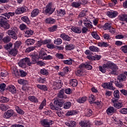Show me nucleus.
<instances>
[{"label": "nucleus", "instance_id": "obj_30", "mask_svg": "<svg viewBox=\"0 0 127 127\" xmlns=\"http://www.w3.org/2000/svg\"><path fill=\"white\" fill-rule=\"evenodd\" d=\"M34 42H35V40H34V39H28L26 41L25 43L26 45L29 46V45H33L34 44Z\"/></svg>", "mask_w": 127, "mask_h": 127}, {"label": "nucleus", "instance_id": "obj_40", "mask_svg": "<svg viewBox=\"0 0 127 127\" xmlns=\"http://www.w3.org/2000/svg\"><path fill=\"white\" fill-rule=\"evenodd\" d=\"M46 106V99H44L43 101L41 102L39 107V110H41Z\"/></svg>", "mask_w": 127, "mask_h": 127}, {"label": "nucleus", "instance_id": "obj_35", "mask_svg": "<svg viewBox=\"0 0 127 127\" xmlns=\"http://www.w3.org/2000/svg\"><path fill=\"white\" fill-rule=\"evenodd\" d=\"M112 27V24L110 23H106L103 26L104 30H109Z\"/></svg>", "mask_w": 127, "mask_h": 127}, {"label": "nucleus", "instance_id": "obj_45", "mask_svg": "<svg viewBox=\"0 0 127 127\" xmlns=\"http://www.w3.org/2000/svg\"><path fill=\"white\" fill-rule=\"evenodd\" d=\"M24 60L25 61V64H26H26L27 65H28V66H31L32 64H31L30 59H29V58H25L24 59Z\"/></svg>", "mask_w": 127, "mask_h": 127}, {"label": "nucleus", "instance_id": "obj_24", "mask_svg": "<svg viewBox=\"0 0 127 127\" xmlns=\"http://www.w3.org/2000/svg\"><path fill=\"white\" fill-rule=\"evenodd\" d=\"M88 98L86 96H84L82 97H79L77 100L76 102L77 103H79V104H83V103H85L86 101H87Z\"/></svg>", "mask_w": 127, "mask_h": 127}, {"label": "nucleus", "instance_id": "obj_38", "mask_svg": "<svg viewBox=\"0 0 127 127\" xmlns=\"http://www.w3.org/2000/svg\"><path fill=\"white\" fill-rule=\"evenodd\" d=\"M21 20H22V21H24V22H25L26 23H27V24H29V23H30V21L29 20V18H28V17L26 16H24L22 17L21 18Z\"/></svg>", "mask_w": 127, "mask_h": 127}, {"label": "nucleus", "instance_id": "obj_34", "mask_svg": "<svg viewBox=\"0 0 127 127\" xmlns=\"http://www.w3.org/2000/svg\"><path fill=\"white\" fill-rule=\"evenodd\" d=\"M70 86L76 87L78 85V81L76 79H70L69 81Z\"/></svg>", "mask_w": 127, "mask_h": 127}, {"label": "nucleus", "instance_id": "obj_39", "mask_svg": "<svg viewBox=\"0 0 127 127\" xmlns=\"http://www.w3.org/2000/svg\"><path fill=\"white\" fill-rule=\"evenodd\" d=\"M65 14H66L65 10L60 9L59 11H58L57 15L58 16H64Z\"/></svg>", "mask_w": 127, "mask_h": 127}, {"label": "nucleus", "instance_id": "obj_32", "mask_svg": "<svg viewBox=\"0 0 127 127\" xmlns=\"http://www.w3.org/2000/svg\"><path fill=\"white\" fill-rule=\"evenodd\" d=\"M89 49L92 52H99V51H100V49L95 46H91L89 47Z\"/></svg>", "mask_w": 127, "mask_h": 127}, {"label": "nucleus", "instance_id": "obj_43", "mask_svg": "<svg viewBox=\"0 0 127 127\" xmlns=\"http://www.w3.org/2000/svg\"><path fill=\"white\" fill-rule=\"evenodd\" d=\"M37 82H38V83H40L41 84H44V83L46 82V78H42L41 77H40L37 79Z\"/></svg>", "mask_w": 127, "mask_h": 127}, {"label": "nucleus", "instance_id": "obj_26", "mask_svg": "<svg viewBox=\"0 0 127 127\" xmlns=\"http://www.w3.org/2000/svg\"><path fill=\"white\" fill-rule=\"evenodd\" d=\"M127 16V14H121L118 16V19L121 21H126Z\"/></svg>", "mask_w": 127, "mask_h": 127}, {"label": "nucleus", "instance_id": "obj_54", "mask_svg": "<svg viewBox=\"0 0 127 127\" xmlns=\"http://www.w3.org/2000/svg\"><path fill=\"white\" fill-rule=\"evenodd\" d=\"M95 100H96V98H95V96H94L93 95H91L89 96V102L91 103V104H93V103L95 102Z\"/></svg>", "mask_w": 127, "mask_h": 127}, {"label": "nucleus", "instance_id": "obj_28", "mask_svg": "<svg viewBox=\"0 0 127 127\" xmlns=\"http://www.w3.org/2000/svg\"><path fill=\"white\" fill-rule=\"evenodd\" d=\"M17 49L15 48H13V49H12L9 52V54L10 55H11L12 56H16V55H17Z\"/></svg>", "mask_w": 127, "mask_h": 127}, {"label": "nucleus", "instance_id": "obj_56", "mask_svg": "<svg viewBox=\"0 0 127 127\" xmlns=\"http://www.w3.org/2000/svg\"><path fill=\"white\" fill-rule=\"evenodd\" d=\"M54 43L57 45H60V44H62V39L58 38L56 40L54 41Z\"/></svg>", "mask_w": 127, "mask_h": 127}, {"label": "nucleus", "instance_id": "obj_7", "mask_svg": "<svg viewBox=\"0 0 127 127\" xmlns=\"http://www.w3.org/2000/svg\"><path fill=\"white\" fill-rule=\"evenodd\" d=\"M54 104L59 107H62L63 104H64V100L63 99H59L58 98H55L54 99Z\"/></svg>", "mask_w": 127, "mask_h": 127}, {"label": "nucleus", "instance_id": "obj_42", "mask_svg": "<svg viewBox=\"0 0 127 127\" xmlns=\"http://www.w3.org/2000/svg\"><path fill=\"white\" fill-rule=\"evenodd\" d=\"M15 110L18 114H19L20 115H24V111L23 110H21L20 108L18 106L15 107Z\"/></svg>", "mask_w": 127, "mask_h": 127}, {"label": "nucleus", "instance_id": "obj_36", "mask_svg": "<svg viewBox=\"0 0 127 127\" xmlns=\"http://www.w3.org/2000/svg\"><path fill=\"white\" fill-rule=\"evenodd\" d=\"M47 56V54L45 52L43 51H41L39 54V58H41V59H44V60L45 59V58Z\"/></svg>", "mask_w": 127, "mask_h": 127}, {"label": "nucleus", "instance_id": "obj_19", "mask_svg": "<svg viewBox=\"0 0 127 127\" xmlns=\"http://www.w3.org/2000/svg\"><path fill=\"white\" fill-rule=\"evenodd\" d=\"M28 99L32 103H34L35 104H37V103H38V99L34 96H29L28 97Z\"/></svg>", "mask_w": 127, "mask_h": 127}, {"label": "nucleus", "instance_id": "obj_57", "mask_svg": "<svg viewBox=\"0 0 127 127\" xmlns=\"http://www.w3.org/2000/svg\"><path fill=\"white\" fill-rule=\"evenodd\" d=\"M21 44V42L19 41H16L14 44V48H16V49H17L19 48V46H20Z\"/></svg>", "mask_w": 127, "mask_h": 127}, {"label": "nucleus", "instance_id": "obj_13", "mask_svg": "<svg viewBox=\"0 0 127 127\" xmlns=\"http://www.w3.org/2000/svg\"><path fill=\"white\" fill-rule=\"evenodd\" d=\"M7 90L11 93V94H16V88L13 85H10L7 86Z\"/></svg>", "mask_w": 127, "mask_h": 127}, {"label": "nucleus", "instance_id": "obj_21", "mask_svg": "<svg viewBox=\"0 0 127 127\" xmlns=\"http://www.w3.org/2000/svg\"><path fill=\"white\" fill-rule=\"evenodd\" d=\"M45 21L46 23H48L49 24H53V23H55L56 21L55 19H53V18L50 17L46 19Z\"/></svg>", "mask_w": 127, "mask_h": 127}, {"label": "nucleus", "instance_id": "obj_53", "mask_svg": "<svg viewBox=\"0 0 127 127\" xmlns=\"http://www.w3.org/2000/svg\"><path fill=\"white\" fill-rule=\"evenodd\" d=\"M79 125L80 127H89V124L86 123L85 121H81L79 122Z\"/></svg>", "mask_w": 127, "mask_h": 127}, {"label": "nucleus", "instance_id": "obj_58", "mask_svg": "<svg viewBox=\"0 0 127 127\" xmlns=\"http://www.w3.org/2000/svg\"><path fill=\"white\" fill-rule=\"evenodd\" d=\"M40 72L41 74L42 75H46V76H47L49 74L48 71L45 69H41Z\"/></svg>", "mask_w": 127, "mask_h": 127}, {"label": "nucleus", "instance_id": "obj_37", "mask_svg": "<svg viewBox=\"0 0 127 127\" xmlns=\"http://www.w3.org/2000/svg\"><path fill=\"white\" fill-rule=\"evenodd\" d=\"M19 67H21L22 68H25L26 67V65L25 64V62L24 61V59L21 60L18 63Z\"/></svg>", "mask_w": 127, "mask_h": 127}, {"label": "nucleus", "instance_id": "obj_14", "mask_svg": "<svg viewBox=\"0 0 127 127\" xmlns=\"http://www.w3.org/2000/svg\"><path fill=\"white\" fill-rule=\"evenodd\" d=\"M5 10H7V9H6V7H5V12H2V14H1V15H3L4 16H5V17H6V18H7L8 19L10 18V16H14V14H15V13L14 12H8V13H5L6 11Z\"/></svg>", "mask_w": 127, "mask_h": 127}, {"label": "nucleus", "instance_id": "obj_48", "mask_svg": "<svg viewBox=\"0 0 127 127\" xmlns=\"http://www.w3.org/2000/svg\"><path fill=\"white\" fill-rule=\"evenodd\" d=\"M55 56L57 58H58V59H60L61 60L64 59V54L61 53H57L56 54Z\"/></svg>", "mask_w": 127, "mask_h": 127}, {"label": "nucleus", "instance_id": "obj_20", "mask_svg": "<svg viewBox=\"0 0 127 127\" xmlns=\"http://www.w3.org/2000/svg\"><path fill=\"white\" fill-rule=\"evenodd\" d=\"M60 37L62 38L63 40H65V41H70L71 40V38L70 36L66 35L65 34H62Z\"/></svg>", "mask_w": 127, "mask_h": 127}, {"label": "nucleus", "instance_id": "obj_55", "mask_svg": "<svg viewBox=\"0 0 127 127\" xmlns=\"http://www.w3.org/2000/svg\"><path fill=\"white\" fill-rule=\"evenodd\" d=\"M107 89H109L110 90H113V91L115 90V88L113 86V83L108 82L107 83Z\"/></svg>", "mask_w": 127, "mask_h": 127}, {"label": "nucleus", "instance_id": "obj_23", "mask_svg": "<svg viewBox=\"0 0 127 127\" xmlns=\"http://www.w3.org/2000/svg\"><path fill=\"white\" fill-rule=\"evenodd\" d=\"M37 88H38V89H40V90L44 91L45 92L46 91H48V88L45 85L37 84Z\"/></svg>", "mask_w": 127, "mask_h": 127}, {"label": "nucleus", "instance_id": "obj_31", "mask_svg": "<svg viewBox=\"0 0 127 127\" xmlns=\"http://www.w3.org/2000/svg\"><path fill=\"white\" fill-rule=\"evenodd\" d=\"M8 108H9V106H8V105H7L3 104H1L0 105V109L3 112H5V111L8 110Z\"/></svg>", "mask_w": 127, "mask_h": 127}, {"label": "nucleus", "instance_id": "obj_3", "mask_svg": "<svg viewBox=\"0 0 127 127\" xmlns=\"http://www.w3.org/2000/svg\"><path fill=\"white\" fill-rule=\"evenodd\" d=\"M6 33L13 39H15V40L17 39V35H16V30H15V28L13 27H11L7 31Z\"/></svg>", "mask_w": 127, "mask_h": 127}, {"label": "nucleus", "instance_id": "obj_10", "mask_svg": "<svg viewBox=\"0 0 127 127\" xmlns=\"http://www.w3.org/2000/svg\"><path fill=\"white\" fill-rule=\"evenodd\" d=\"M13 110H9L4 113L3 118L5 119H9L14 114Z\"/></svg>", "mask_w": 127, "mask_h": 127}, {"label": "nucleus", "instance_id": "obj_18", "mask_svg": "<svg viewBox=\"0 0 127 127\" xmlns=\"http://www.w3.org/2000/svg\"><path fill=\"white\" fill-rule=\"evenodd\" d=\"M33 32L32 30L26 29L24 34L25 37H30L31 35H33Z\"/></svg>", "mask_w": 127, "mask_h": 127}, {"label": "nucleus", "instance_id": "obj_60", "mask_svg": "<svg viewBox=\"0 0 127 127\" xmlns=\"http://www.w3.org/2000/svg\"><path fill=\"white\" fill-rule=\"evenodd\" d=\"M114 96L116 99H119L120 98V91L119 90H115L114 92Z\"/></svg>", "mask_w": 127, "mask_h": 127}, {"label": "nucleus", "instance_id": "obj_1", "mask_svg": "<svg viewBox=\"0 0 127 127\" xmlns=\"http://www.w3.org/2000/svg\"><path fill=\"white\" fill-rule=\"evenodd\" d=\"M106 68L107 69H111V74H113L114 75H117L118 70H119V67L117 66V64L110 62H108L106 64H103L102 66H99L100 71L102 73L106 72Z\"/></svg>", "mask_w": 127, "mask_h": 127}, {"label": "nucleus", "instance_id": "obj_59", "mask_svg": "<svg viewBox=\"0 0 127 127\" xmlns=\"http://www.w3.org/2000/svg\"><path fill=\"white\" fill-rule=\"evenodd\" d=\"M119 113L122 115L127 114V108H122L119 111Z\"/></svg>", "mask_w": 127, "mask_h": 127}, {"label": "nucleus", "instance_id": "obj_6", "mask_svg": "<svg viewBox=\"0 0 127 127\" xmlns=\"http://www.w3.org/2000/svg\"><path fill=\"white\" fill-rule=\"evenodd\" d=\"M28 9V8H27V7L23 5L16 9L15 13L16 14H21V13H23V12H26Z\"/></svg>", "mask_w": 127, "mask_h": 127}, {"label": "nucleus", "instance_id": "obj_5", "mask_svg": "<svg viewBox=\"0 0 127 127\" xmlns=\"http://www.w3.org/2000/svg\"><path fill=\"white\" fill-rule=\"evenodd\" d=\"M41 123L45 127H50V126L53 125V122L52 120L48 119H44L41 121Z\"/></svg>", "mask_w": 127, "mask_h": 127}, {"label": "nucleus", "instance_id": "obj_2", "mask_svg": "<svg viewBox=\"0 0 127 127\" xmlns=\"http://www.w3.org/2000/svg\"><path fill=\"white\" fill-rule=\"evenodd\" d=\"M55 8L53 7L52 3H49L45 7L44 12L46 14H52L54 12Z\"/></svg>", "mask_w": 127, "mask_h": 127}, {"label": "nucleus", "instance_id": "obj_22", "mask_svg": "<svg viewBox=\"0 0 127 127\" xmlns=\"http://www.w3.org/2000/svg\"><path fill=\"white\" fill-rule=\"evenodd\" d=\"M71 29L72 31H73V32H74L75 33L79 34L82 32V30H81L80 28L78 27L73 26L71 27Z\"/></svg>", "mask_w": 127, "mask_h": 127}, {"label": "nucleus", "instance_id": "obj_8", "mask_svg": "<svg viewBox=\"0 0 127 127\" xmlns=\"http://www.w3.org/2000/svg\"><path fill=\"white\" fill-rule=\"evenodd\" d=\"M0 26L4 28V29H9L10 28V25L6 21H3L2 20H0Z\"/></svg>", "mask_w": 127, "mask_h": 127}, {"label": "nucleus", "instance_id": "obj_27", "mask_svg": "<svg viewBox=\"0 0 127 127\" xmlns=\"http://www.w3.org/2000/svg\"><path fill=\"white\" fill-rule=\"evenodd\" d=\"M66 126L69 127H76V122L71 121L69 122H66L65 123Z\"/></svg>", "mask_w": 127, "mask_h": 127}, {"label": "nucleus", "instance_id": "obj_17", "mask_svg": "<svg viewBox=\"0 0 127 127\" xmlns=\"http://www.w3.org/2000/svg\"><path fill=\"white\" fill-rule=\"evenodd\" d=\"M106 113L107 115H109V116H112V115L116 113V110H115V108L113 107H110L107 110Z\"/></svg>", "mask_w": 127, "mask_h": 127}, {"label": "nucleus", "instance_id": "obj_29", "mask_svg": "<svg viewBox=\"0 0 127 127\" xmlns=\"http://www.w3.org/2000/svg\"><path fill=\"white\" fill-rule=\"evenodd\" d=\"M78 114V112L76 110H70L68 111L66 114L65 116H74L75 115H77Z\"/></svg>", "mask_w": 127, "mask_h": 127}, {"label": "nucleus", "instance_id": "obj_44", "mask_svg": "<svg viewBox=\"0 0 127 127\" xmlns=\"http://www.w3.org/2000/svg\"><path fill=\"white\" fill-rule=\"evenodd\" d=\"M75 48V46L72 44H70L65 46L66 50H73Z\"/></svg>", "mask_w": 127, "mask_h": 127}, {"label": "nucleus", "instance_id": "obj_63", "mask_svg": "<svg viewBox=\"0 0 127 127\" xmlns=\"http://www.w3.org/2000/svg\"><path fill=\"white\" fill-rule=\"evenodd\" d=\"M120 49L124 53H127V45L122 46Z\"/></svg>", "mask_w": 127, "mask_h": 127}, {"label": "nucleus", "instance_id": "obj_50", "mask_svg": "<svg viewBox=\"0 0 127 127\" xmlns=\"http://www.w3.org/2000/svg\"><path fill=\"white\" fill-rule=\"evenodd\" d=\"M0 102H1V103H8L9 102V99L6 97H1Z\"/></svg>", "mask_w": 127, "mask_h": 127}, {"label": "nucleus", "instance_id": "obj_49", "mask_svg": "<svg viewBox=\"0 0 127 127\" xmlns=\"http://www.w3.org/2000/svg\"><path fill=\"white\" fill-rule=\"evenodd\" d=\"M73 60L70 59L69 60H64L63 62L64 64H66V65H72V62Z\"/></svg>", "mask_w": 127, "mask_h": 127}, {"label": "nucleus", "instance_id": "obj_61", "mask_svg": "<svg viewBox=\"0 0 127 127\" xmlns=\"http://www.w3.org/2000/svg\"><path fill=\"white\" fill-rule=\"evenodd\" d=\"M71 107V102H66L64 104V109H69Z\"/></svg>", "mask_w": 127, "mask_h": 127}, {"label": "nucleus", "instance_id": "obj_25", "mask_svg": "<svg viewBox=\"0 0 127 127\" xmlns=\"http://www.w3.org/2000/svg\"><path fill=\"white\" fill-rule=\"evenodd\" d=\"M39 14V10L38 9H34L31 12V17H35V16H37Z\"/></svg>", "mask_w": 127, "mask_h": 127}, {"label": "nucleus", "instance_id": "obj_12", "mask_svg": "<svg viewBox=\"0 0 127 127\" xmlns=\"http://www.w3.org/2000/svg\"><path fill=\"white\" fill-rule=\"evenodd\" d=\"M57 97L60 99H67V96H66L64 93V89H61L59 91Z\"/></svg>", "mask_w": 127, "mask_h": 127}, {"label": "nucleus", "instance_id": "obj_51", "mask_svg": "<svg viewBox=\"0 0 127 127\" xmlns=\"http://www.w3.org/2000/svg\"><path fill=\"white\" fill-rule=\"evenodd\" d=\"M10 40H11V39L10 38V37L8 36L4 37L3 39V41L4 42V43H8Z\"/></svg>", "mask_w": 127, "mask_h": 127}, {"label": "nucleus", "instance_id": "obj_52", "mask_svg": "<svg viewBox=\"0 0 127 127\" xmlns=\"http://www.w3.org/2000/svg\"><path fill=\"white\" fill-rule=\"evenodd\" d=\"M50 108L51 110H53V111H57V110H58V107L54 105V104H53L52 103L50 104Z\"/></svg>", "mask_w": 127, "mask_h": 127}, {"label": "nucleus", "instance_id": "obj_33", "mask_svg": "<svg viewBox=\"0 0 127 127\" xmlns=\"http://www.w3.org/2000/svg\"><path fill=\"white\" fill-rule=\"evenodd\" d=\"M38 58L39 57L38 56L34 55L32 57V61L31 62V64H35L37 61H38Z\"/></svg>", "mask_w": 127, "mask_h": 127}, {"label": "nucleus", "instance_id": "obj_41", "mask_svg": "<svg viewBox=\"0 0 127 127\" xmlns=\"http://www.w3.org/2000/svg\"><path fill=\"white\" fill-rule=\"evenodd\" d=\"M91 35L93 37V38H95V39H96V40H99L100 39V36L98 35L97 32H92L91 33Z\"/></svg>", "mask_w": 127, "mask_h": 127}, {"label": "nucleus", "instance_id": "obj_64", "mask_svg": "<svg viewBox=\"0 0 127 127\" xmlns=\"http://www.w3.org/2000/svg\"><path fill=\"white\" fill-rule=\"evenodd\" d=\"M71 5L73 7H79V6H80V5H81V3H80L79 2H73L71 3Z\"/></svg>", "mask_w": 127, "mask_h": 127}, {"label": "nucleus", "instance_id": "obj_62", "mask_svg": "<svg viewBox=\"0 0 127 127\" xmlns=\"http://www.w3.org/2000/svg\"><path fill=\"white\" fill-rule=\"evenodd\" d=\"M12 48V43H9V44L4 46V48L5 49H6L7 50H8V49H10V48Z\"/></svg>", "mask_w": 127, "mask_h": 127}, {"label": "nucleus", "instance_id": "obj_46", "mask_svg": "<svg viewBox=\"0 0 127 127\" xmlns=\"http://www.w3.org/2000/svg\"><path fill=\"white\" fill-rule=\"evenodd\" d=\"M84 53L86 55H87V56L86 57V58L87 59H89L88 57H91V56H92V55H93V53L89 50H86L85 52H84Z\"/></svg>", "mask_w": 127, "mask_h": 127}, {"label": "nucleus", "instance_id": "obj_15", "mask_svg": "<svg viewBox=\"0 0 127 127\" xmlns=\"http://www.w3.org/2000/svg\"><path fill=\"white\" fill-rule=\"evenodd\" d=\"M117 80L119 81L120 83L122 82H125L127 80V76L124 74H119L117 76Z\"/></svg>", "mask_w": 127, "mask_h": 127}, {"label": "nucleus", "instance_id": "obj_11", "mask_svg": "<svg viewBox=\"0 0 127 127\" xmlns=\"http://www.w3.org/2000/svg\"><path fill=\"white\" fill-rule=\"evenodd\" d=\"M53 86H54L55 89H57V90L61 89V87H62V82H61V80L53 81Z\"/></svg>", "mask_w": 127, "mask_h": 127}, {"label": "nucleus", "instance_id": "obj_9", "mask_svg": "<svg viewBox=\"0 0 127 127\" xmlns=\"http://www.w3.org/2000/svg\"><path fill=\"white\" fill-rule=\"evenodd\" d=\"M106 14L110 18H114V17L117 16L118 14H119V13L116 11H108L106 12Z\"/></svg>", "mask_w": 127, "mask_h": 127}, {"label": "nucleus", "instance_id": "obj_4", "mask_svg": "<svg viewBox=\"0 0 127 127\" xmlns=\"http://www.w3.org/2000/svg\"><path fill=\"white\" fill-rule=\"evenodd\" d=\"M112 102L113 103L114 107L116 109H122L124 107V104L121 101H119V100L115 98L112 99Z\"/></svg>", "mask_w": 127, "mask_h": 127}, {"label": "nucleus", "instance_id": "obj_16", "mask_svg": "<svg viewBox=\"0 0 127 127\" xmlns=\"http://www.w3.org/2000/svg\"><path fill=\"white\" fill-rule=\"evenodd\" d=\"M101 55H96L95 56H92L91 57H88V60L91 61H98L101 59Z\"/></svg>", "mask_w": 127, "mask_h": 127}, {"label": "nucleus", "instance_id": "obj_47", "mask_svg": "<svg viewBox=\"0 0 127 127\" xmlns=\"http://www.w3.org/2000/svg\"><path fill=\"white\" fill-rule=\"evenodd\" d=\"M85 115L86 117H91L93 115V111L91 109H87L85 111Z\"/></svg>", "mask_w": 127, "mask_h": 127}]
</instances>
